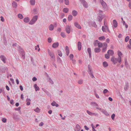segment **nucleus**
<instances>
[{"label":"nucleus","mask_w":131,"mask_h":131,"mask_svg":"<svg viewBox=\"0 0 131 131\" xmlns=\"http://www.w3.org/2000/svg\"><path fill=\"white\" fill-rule=\"evenodd\" d=\"M18 50L21 55V58L23 59H25V52L23 48L20 46L18 45Z\"/></svg>","instance_id":"nucleus-1"},{"label":"nucleus","mask_w":131,"mask_h":131,"mask_svg":"<svg viewBox=\"0 0 131 131\" xmlns=\"http://www.w3.org/2000/svg\"><path fill=\"white\" fill-rule=\"evenodd\" d=\"M88 71L91 77L92 78H94V76L93 74V72L92 70V69L91 68V67L90 65H88Z\"/></svg>","instance_id":"nucleus-2"},{"label":"nucleus","mask_w":131,"mask_h":131,"mask_svg":"<svg viewBox=\"0 0 131 131\" xmlns=\"http://www.w3.org/2000/svg\"><path fill=\"white\" fill-rule=\"evenodd\" d=\"M38 18V16L35 15L34 16L32 19L30 21L29 23V24L30 25H32L37 21Z\"/></svg>","instance_id":"nucleus-3"},{"label":"nucleus","mask_w":131,"mask_h":131,"mask_svg":"<svg viewBox=\"0 0 131 131\" xmlns=\"http://www.w3.org/2000/svg\"><path fill=\"white\" fill-rule=\"evenodd\" d=\"M96 109L99 110L101 112L103 113L106 116H108L109 115V114L107 113V112L105 110H102L101 108H99L98 107H96Z\"/></svg>","instance_id":"nucleus-4"},{"label":"nucleus","mask_w":131,"mask_h":131,"mask_svg":"<svg viewBox=\"0 0 131 131\" xmlns=\"http://www.w3.org/2000/svg\"><path fill=\"white\" fill-rule=\"evenodd\" d=\"M81 3L83 4L84 7L87 8L88 6L87 3L84 0H80Z\"/></svg>","instance_id":"nucleus-5"},{"label":"nucleus","mask_w":131,"mask_h":131,"mask_svg":"<svg viewBox=\"0 0 131 131\" xmlns=\"http://www.w3.org/2000/svg\"><path fill=\"white\" fill-rule=\"evenodd\" d=\"M65 30L67 33L69 34L70 32V27L69 25H67L65 27Z\"/></svg>","instance_id":"nucleus-6"},{"label":"nucleus","mask_w":131,"mask_h":131,"mask_svg":"<svg viewBox=\"0 0 131 131\" xmlns=\"http://www.w3.org/2000/svg\"><path fill=\"white\" fill-rule=\"evenodd\" d=\"M0 58L1 60L4 63H6V58L4 56L2 55H1L0 56Z\"/></svg>","instance_id":"nucleus-7"},{"label":"nucleus","mask_w":131,"mask_h":131,"mask_svg":"<svg viewBox=\"0 0 131 131\" xmlns=\"http://www.w3.org/2000/svg\"><path fill=\"white\" fill-rule=\"evenodd\" d=\"M100 2L103 7L104 8H106V3L103 0H100Z\"/></svg>","instance_id":"nucleus-8"},{"label":"nucleus","mask_w":131,"mask_h":131,"mask_svg":"<svg viewBox=\"0 0 131 131\" xmlns=\"http://www.w3.org/2000/svg\"><path fill=\"white\" fill-rule=\"evenodd\" d=\"M82 43L80 41H78V48L79 51H80L81 49Z\"/></svg>","instance_id":"nucleus-9"},{"label":"nucleus","mask_w":131,"mask_h":131,"mask_svg":"<svg viewBox=\"0 0 131 131\" xmlns=\"http://www.w3.org/2000/svg\"><path fill=\"white\" fill-rule=\"evenodd\" d=\"M59 45V43L58 42H57L54 43L52 45V47L54 48H56Z\"/></svg>","instance_id":"nucleus-10"},{"label":"nucleus","mask_w":131,"mask_h":131,"mask_svg":"<svg viewBox=\"0 0 131 131\" xmlns=\"http://www.w3.org/2000/svg\"><path fill=\"white\" fill-rule=\"evenodd\" d=\"M113 24L114 27L115 28H116L117 26V23L116 20L114 19L113 21Z\"/></svg>","instance_id":"nucleus-11"},{"label":"nucleus","mask_w":131,"mask_h":131,"mask_svg":"<svg viewBox=\"0 0 131 131\" xmlns=\"http://www.w3.org/2000/svg\"><path fill=\"white\" fill-rule=\"evenodd\" d=\"M74 25L75 26L78 28L79 29H81V26L77 23L75 22L74 23Z\"/></svg>","instance_id":"nucleus-12"},{"label":"nucleus","mask_w":131,"mask_h":131,"mask_svg":"<svg viewBox=\"0 0 131 131\" xmlns=\"http://www.w3.org/2000/svg\"><path fill=\"white\" fill-rule=\"evenodd\" d=\"M107 53L109 54H110L112 56L114 54V52L112 50H109L108 51Z\"/></svg>","instance_id":"nucleus-13"},{"label":"nucleus","mask_w":131,"mask_h":131,"mask_svg":"<svg viewBox=\"0 0 131 131\" xmlns=\"http://www.w3.org/2000/svg\"><path fill=\"white\" fill-rule=\"evenodd\" d=\"M80 125L77 124V125L76 126V129H75V131H80Z\"/></svg>","instance_id":"nucleus-14"},{"label":"nucleus","mask_w":131,"mask_h":131,"mask_svg":"<svg viewBox=\"0 0 131 131\" xmlns=\"http://www.w3.org/2000/svg\"><path fill=\"white\" fill-rule=\"evenodd\" d=\"M47 80L48 81L50 82L52 84H53L54 83L53 81H52L51 79L49 77V78L48 77L47 78Z\"/></svg>","instance_id":"nucleus-15"},{"label":"nucleus","mask_w":131,"mask_h":131,"mask_svg":"<svg viewBox=\"0 0 131 131\" xmlns=\"http://www.w3.org/2000/svg\"><path fill=\"white\" fill-rule=\"evenodd\" d=\"M34 87L35 88V90L36 91H39V88L37 86L36 84H35L34 85Z\"/></svg>","instance_id":"nucleus-16"},{"label":"nucleus","mask_w":131,"mask_h":131,"mask_svg":"<svg viewBox=\"0 0 131 131\" xmlns=\"http://www.w3.org/2000/svg\"><path fill=\"white\" fill-rule=\"evenodd\" d=\"M54 28V26L53 24L50 25L49 26V29L50 30H52Z\"/></svg>","instance_id":"nucleus-17"},{"label":"nucleus","mask_w":131,"mask_h":131,"mask_svg":"<svg viewBox=\"0 0 131 131\" xmlns=\"http://www.w3.org/2000/svg\"><path fill=\"white\" fill-rule=\"evenodd\" d=\"M29 20V19L28 17L25 18L24 19V21L25 23H28Z\"/></svg>","instance_id":"nucleus-18"},{"label":"nucleus","mask_w":131,"mask_h":131,"mask_svg":"<svg viewBox=\"0 0 131 131\" xmlns=\"http://www.w3.org/2000/svg\"><path fill=\"white\" fill-rule=\"evenodd\" d=\"M103 67L105 68L107 67L108 66V64L106 61L103 62Z\"/></svg>","instance_id":"nucleus-19"},{"label":"nucleus","mask_w":131,"mask_h":131,"mask_svg":"<svg viewBox=\"0 0 131 131\" xmlns=\"http://www.w3.org/2000/svg\"><path fill=\"white\" fill-rule=\"evenodd\" d=\"M91 104L93 106H98V105L96 103L93 101H92L91 102Z\"/></svg>","instance_id":"nucleus-20"},{"label":"nucleus","mask_w":131,"mask_h":131,"mask_svg":"<svg viewBox=\"0 0 131 131\" xmlns=\"http://www.w3.org/2000/svg\"><path fill=\"white\" fill-rule=\"evenodd\" d=\"M72 14L74 16H75L78 14L77 12L75 10H73L72 12Z\"/></svg>","instance_id":"nucleus-21"},{"label":"nucleus","mask_w":131,"mask_h":131,"mask_svg":"<svg viewBox=\"0 0 131 131\" xmlns=\"http://www.w3.org/2000/svg\"><path fill=\"white\" fill-rule=\"evenodd\" d=\"M7 68L6 67H4L2 69V70L3 72H5L6 71H7Z\"/></svg>","instance_id":"nucleus-22"},{"label":"nucleus","mask_w":131,"mask_h":131,"mask_svg":"<svg viewBox=\"0 0 131 131\" xmlns=\"http://www.w3.org/2000/svg\"><path fill=\"white\" fill-rule=\"evenodd\" d=\"M13 118L14 119H18L17 115L14 113H13Z\"/></svg>","instance_id":"nucleus-23"},{"label":"nucleus","mask_w":131,"mask_h":131,"mask_svg":"<svg viewBox=\"0 0 131 131\" xmlns=\"http://www.w3.org/2000/svg\"><path fill=\"white\" fill-rule=\"evenodd\" d=\"M30 3L32 5H35V0H30Z\"/></svg>","instance_id":"nucleus-24"},{"label":"nucleus","mask_w":131,"mask_h":131,"mask_svg":"<svg viewBox=\"0 0 131 131\" xmlns=\"http://www.w3.org/2000/svg\"><path fill=\"white\" fill-rule=\"evenodd\" d=\"M57 61L59 63H61L62 64V60L59 56H58L57 57Z\"/></svg>","instance_id":"nucleus-25"},{"label":"nucleus","mask_w":131,"mask_h":131,"mask_svg":"<svg viewBox=\"0 0 131 131\" xmlns=\"http://www.w3.org/2000/svg\"><path fill=\"white\" fill-rule=\"evenodd\" d=\"M94 51L96 53H99L101 49L100 48H96L94 49Z\"/></svg>","instance_id":"nucleus-26"},{"label":"nucleus","mask_w":131,"mask_h":131,"mask_svg":"<svg viewBox=\"0 0 131 131\" xmlns=\"http://www.w3.org/2000/svg\"><path fill=\"white\" fill-rule=\"evenodd\" d=\"M69 11V9L68 8H64L63 10V11L66 13H67Z\"/></svg>","instance_id":"nucleus-27"},{"label":"nucleus","mask_w":131,"mask_h":131,"mask_svg":"<svg viewBox=\"0 0 131 131\" xmlns=\"http://www.w3.org/2000/svg\"><path fill=\"white\" fill-rule=\"evenodd\" d=\"M97 19L99 21H101L102 20V15L99 16V15L97 18Z\"/></svg>","instance_id":"nucleus-28"},{"label":"nucleus","mask_w":131,"mask_h":131,"mask_svg":"<svg viewBox=\"0 0 131 131\" xmlns=\"http://www.w3.org/2000/svg\"><path fill=\"white\" fill-rule=\"evenodd\" d=\"M49 54L51 58H53V59H54V57L53 52H51V53H49Z\"/></svg>","instance_id":"nucleus-29"},{"label":"nucleus","mask_w":131,"mask_h":131,"mask_svg":"<svg viewBox=\"0 0 131 131\" xmlns=\"http://www.w3.org/2000/svg\"><path fill=\"white\" fill-rule=\"evenodd\" d=\"M128 83H126V84L124 87V89L125 91H126L128 89Z\"/></svg>","instance_id":"nucleus-30"},{"label":"nucleus","mask_w":131,"mask_h":131,"mask_svg":"<svg viewBox=\"0 0 131 131\" xmlns=\"http://www.w3.org/2000/svg\"><path fill=\"white\" fill-rule=\"evenodd\" d=\"M111 60L113 62V63L114 64H115V58L114 57H112L111 58Z\"/></svg>","instance_id":"nucleus-31"},{"label":"nucleus","mask_w":131,"mask_h":131,"mask_svg":"<svg viewBox=\"0 0 131 131\" xmlns=\"http://www.w3.org/2000/svg\"><path fill=\"white\" fill-rule=\"evenodd\" d=\"M72 16L71 15H69L68 17V20L69 21H70L72 19Z\"/></svg>","instance_id":"nucleus-32"},{"label":"nucleus","mask_w":131,"mask_h":131,"mask_svg":"<svg viewBox=\"0 0 131 131\" xmlns=\"http://www.w3.org/2000/svg\"><path fill=\"white\" fill-rule=\"evenodd\" d=\"M99 39L101 40H105V37L104 36H102L99 38Z\"/></svg>","instance_id":"nucleus-33"},{"label":"nucleus","mask_w":131,"mask_h":131,"mask_svg":"<svg viewBox=\"0 0 131 131\" xmlns=\"http://www.w3.org/2000/svg\"><path fill=\"white\" fill-rule=\"evenodd\" d=\"M13 6V7H16L17 6V4L15 2H13L12 3Z\"/></svg>","instance_id":"nucleus-34"},{"label":"nucleus","mask_w":131,"mask_h":131,"mask_svg":"<svg viewBox=\"0 0 131 131\" xmlns=\"http://www.w3.org/2000/svg\"><path fill=\"white\" fill-rule=\"evenodd\" d=\"M65 50L66 53L69 52V48L68 46H66L65 47Z\"/></svg>","instance_id":"nucleus-35"},{"label":"nucleus","mask_w":131,"mask_h":131,"mask_svg":"<svg viewBox=\"0 0 131 131\" xmlns=\"http://www.w3.org/2000/svg\"><path fill=\"white\" fill-rule=\"evenodd\" d=\"M58 55L60 57H62V54L61 53V51L60 50H58Z\"/></svg>","instance_id":"nucleus-36"},{"label":"nucleus","mask_w":131,"mask_h":131,"mask_svg":"<svg viewBox=\"0 0 131 131\" xmlns=\"http://www.w3.org/2000/svg\"><path fill=\"white\" fill-rule=\"evenodd\" d=\"M129 36H127L125 38V41L126 42H128L129 39Z\"/></svg>","instance_id":"nucleus-37"},{"label":"nucleus","mask_w":131,"mask_h":131,"mask_svg":"<svg viewBox=\"0 0 131 131\" xmlns=\"http://www.w3.org/2000/svg\"><path fill=\"white\" fill-rule=\"evenodd\" d=\"M69 57L70 59L72 60V61H73V55L72 54H71L70 55Z\"/></svg>","instance_id":"nucleus-38"},{"label":"nucleus","mask_w":131,"mask_h":131,"mask_svg":"<svg viewBox=\"0 0 131 131\" xmlns=\"http://www.w3.org/2000/svg\"><path fill=\"white\" fill-rule=\"evenodd\" d=\"M61 36L63 38L65 37H66L65 33L63 32H61Z\"/></svg>","instance_id":"nucleus-39"},{"label":"nucleus","mask_w":131,"mask_h":131,"mask_svg":"<svg viewBox=\"0 0 131 131\" xmlns=\"http://www.w3.org/2000/svg\"><path fill=\"white\" fill-rule=\"evenodd\" d=\"M35 111L37 112H39L40 111V110L38 107H37L36 109L34 110Z\"/></svg>","instance_id":"nucleus-40"},{"label":"nucleus","mask_w":131,"mask_h":131,"mask_svg":"<svg viewBox=\"0 0 131 131\" xmlns=\"http://www.w3.org/2000/svg\"><path fill=\"white\" fill-rule=\"evenodd\" d=\"M98 46L99 48H100L102 46V44L101 42H99L98 43Z\"/></svg>","instance_id":"nucleus-41"},{"label":"nucleus","mask_w":131,"mask_h":131,"mask_svg":"<svg viewBox=\"0 0 131 131\" xmlns=\"http://www.w3.org/2000/svg\"><path fill=\"white\" fill-rule=\"evenodd\" d=\"M18 18L20 19H22L23 18V15L21 14H18Z\"/></svg>","instance_id":"nucleus-42"},{"label":"nucleus","mask_w":131,"mask_h":131,"mask_svg":"<svg viewBox=\"0 0 131 131\" xmlns=\"http://www.w3.org/2000/svg\"><path fill=\"white\" fill-rule=\"evenodd\" d=\"M65 4L67 5H68L69 4V0H64Z\"/></svg>","instance_id":"nucleus-43"},{"label":"nucleus","mask_w":131,"mask_h":131,"mask_svg":"<svg viewBox=\"0 0 131 131\" xmlns=\"http://www.w3.org/2000/svg\"><path fill=\"white\" fill-rule=\"evenodd\" d=\"M105 58L107 59H108L110 58V56L109 54H105Z\"/></svg>","instance_id":"nucleus-44"},{"label":"nucleus","mask_w":131,"mask_h":131,"mask_svg":"<svg viewBox=\"0 0 131 131\" xmlns=\"http://www.w3.org/2000/svg\"><path fill=\"white\" fill-rule=\"evenodd\" d=\"M87 51L89 54L91 53V49L90 48H88L87 49Z\"/></svg>","instance_id":"nucleus-45"},{"label":"nucleus","mask_w":131,"mask_h":131,"mask_svg":"<svg viewBox=\"0 0 131 131\" xmlns=\"http://www.w3.org/2000/svg\"><path fill=\"white\" fill-rule=\"evenodd\" d=\"M118 57H121V56L122 55V53L119 50L118 51Z\"/></svg>","instance_id":"nucleus-46"},{"label":"nucleus","mask_w":131,"mask_h":131,"mask_svg":"<svg viewBox=\"0 0 131 131\" xmlns=\"http://www.w3.org/2000/svg\"><path fill=\"white\" fill-rule=\"evenodd\" d=\"M21 107H19L18 108H15V110L16 111H19L20 112H21L20 111Z\"/></svg>","instance_id":"nucleus-47"},{"label":"nucleus","mask_w":131,"mask_h":131,"mask_svg":"<svg viewBox=\"0 0 131 131\" xmlns=\"http://www.w3.org/2000/svg\"><path fill=\"white\" fill-rule=\"evenodd\" d=\"M87 113L90 115L92 116V112L90 111L89 110H87L86 111Z\"/></svg>","instance_id":"nucleus-48"},{"label":"nucleus","mask_w":131,"mask_h":131,"mask_svg":"<svg viewBox=\"0 0 131 131\" xmlns=\"http://www.w3.org/2000/svg\"><path fill=\"white\" fill-rule=\"evenodd\" d=\"M92 25L95 28H96L97 27V26L96 24V23L95 22H93L92 23Z\"/></svg>","instance_id":"nucleus-49"},{"label":"nucleus","mask_w":131,"mask_h":131,"mask_svg":"<svg viewBox=\"0 0 131 131\" xmlns=\"http://www.w3.org/2000/svg\"><path fill=\"white\" fill-rule=\"evenodd\" d=\"M3 42L4 44L5 45H7V42L5 39L3 38Z\"/></svg>","instance_id":"nucleus-50"},{"label":"nucleus","mask_w":131,"mask_h":131,"mask_svg":"<svg viewBox=\"0 0 131 131\" xmlns=\"http://www.w3.org/2000/svg\"><path fill=\"white\" fill-rule=\"evenodd\" d=\"M117 60L119 62H120L121 61V57H118L117 58Z\"/></svg>","instance_id":"nucleus-51"},{"label":"nucleus","mask_w":131,"mask_h":131,"mask_svg":"<svg viewBox=\"0 0 131 131\" xmlns=\"http://www.w3.org/2000/svg\"><path fill=\"white\" fill-rule=\"evenodd\" d=\"M2 120L3 122L5 123L7 119L5 118H3Z\"/></svg>","instance_id":"nucleus-52"},{"label":"nucleus","mask_w":131,"mask_h":131,"mask_svg":"<svg viewBox=\"0 0 131 131\" xmlns=\"http://www.w3.org/2000/svg\"><path fill=\"white\" fill-rule=\"evenodd\" d=\"M115 116V115L114 114H113L111 116V117L113 120H114Z\"/></svg>","instance_id":"nucleus-53"},{"label":"nucleus","mask_w":131,"mask_h":131,"mask_svg":"<svg viewBox=\"0 0 131 131\" xmlns=\"http://www.w3.org/2000/svg\"><path fill=\"white\" fill-rule=\"evenodd\" d=\"M52 40L50 37H49L48 39V42L50 43L51 42Z\"/></svg>","instance_id":"nucleus-54"},{"label":"nucleus","mask_w":131,"mask_h":131,"mask_svg":"<svg viewBox=\"0 0 131 131\" xmlns=\"http://www.w3.org/2000/svg\"><path fill=\"white\" fill-rule=\"evenodd\" d=\"M56 104V102L54 101H53L52 103L51 104V105L53 106H54L55 105V104Z\"/></svg>","instance_id":"nucleus-55"},{"label":"nucleus","mask_w":131,"mask_h":131,"mask_svg":"<svg viewBox=\"0 0 131 131\" xmlns=\"http://www.w3.org/2000/svg\"><path fill=\"white\" fill-rule=\"evenodd\" d=\"M78 83L79 84H82L83 83V80H79L78 82Z\"/></svg>","instance_id":"nucleus-56"},{"label":"nucleus","mask_w":131,"mask_h":131,"mask_svg":"<svg viewBox=\"0 0 131 131\" xmlns=\"http://www.w3.org/2000/svg\"><path fill=\"white\" fill-rule=\"evenodd\" d=\"M39 46L38 45H37V46L35 47V49L36 50H37V49H36V48H38V51H39L40 50V48H39Z\"/></svg>","instance_id":"nucleus-57"},{"label":"nucleus","mask_w":131,"mask_h":131,"mask_svg":"<svg viewBox=\"0 0 131 131\" xmlns=\"http://www.w3.org/2000/svg\"><path fill=\"white\" fill-rule=\"evenodd\" d=\"M3 92V94L4 93V91L3 89H0V93H1Z\"/></svg>","instance_id":"nucleus-58"},{"label":"nucleus","mask_w":131,"mask_h":131,"mask_svg":"<svg viewBox=\"0 0 131 131\" xmlns=\"http://www.w3.org/2000/svg\"><path fill=\"white\" fill-rule=\"evenodd\" d=\"M108 92V91L106 89H105L103 90V92L104 94H105Z\"/></svg>","instance_id":"nucleus-59"},{"label":"nucleus","mask_w":131,"mask_h":131,"mask_svg":"<svg viewBox=\"0 0 131 131\" xmlns=\"http://www.w3.org/2000/svg\"><path fill=\"white\" fill-rule=\"evenodd\" d=\"M103 48L102 50V52H104L106 51L107 48L106 47Z\"/></svg>","instance_id":"nucleus-60"},{"label":"nucleus","mask_w":131,"mask_h":131,"mask_svg":"<svg viewBox=\"0 0 131 131\" xmlns=\"http://www.w3.org/2000/svg\"><path fill=\"white\" fill-rule=\"evenodd\" d=\"M37 79V78L35 77H34L32 78V80L33 81H36Z\"/></svg>","instance_id":"nucleus-61"},{"label":"nucleus","mask_w":131,"mask_h":131,"mask_svg":"<svg viewBox=\"0 0 131 131\" xmlns=\"http://www.w3.org/2000/svg\"><path fill=\"white\" fill-rule=\"evenodd\" d=\"M1 18V20L2 21H4V19L3 17L2 16H1L0 17Z\"/></svg>","instance_id":"nucleus-62"},{"label":"nucleus","mask_w":131,"mask_h":131,"mask_svg":"<svg viewBox=\"0 0 131 131\" xmlns=\"http://www.w3.org/2000/svg\"><path fill=\"white\" fill-rule=\"evenodd\" d=\"M84 127L85 129L87 130H88L89 129V128L87 127V126L86 125H85L84 126Z\"/></svg>","instance_id":"nucleus-63"},{"label":"nucleus","mask_w":131,"mask_h":131,"mask_svg":"<svg viewBox=\"0 0 131 131\" xmlns=\"http://www.w3.org/2000/svg\"><path fill=\"white\" fill-rule=\"evenodd\" d=\"M128 6L129 8L131 9V1H130L129 3Z\"/></svg>","instance_id":"nucleus-64"}]
</instances>
